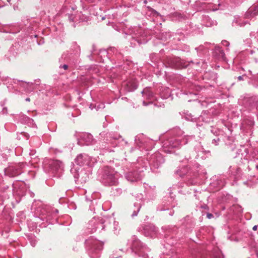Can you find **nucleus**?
I'll return each mask as SVG.
<instances>
[{
    "instance_id": "obj_4",
    "label": "nucleus",
    "mask_w": 258,
    "mask_h": 258,
    "mask_svg": "<svg viewBox=\"0 0 258 258\" xmlns=\"http://www.w3.org/2000/svg\"><path fill=\"white\" fill-rule=\"evenodd\" d=\"M131 242L133 251L137 253L140 256H142V258H152V256H150L148 253L150 251V248L141 242L135 236L132 237Z\"/></svg>"
},
{
    "instance_id": "obj_50",
    "label": "nucleus",
    "mask_w": 258,
    "mask_h": 258,
    "mask_svg": "<svg viewBox=\"0 0 258 258\" xmlns=\"http://www.w3.org/2000/svg\"><path fill=\"white\" fill-rule=\"evenodd\" d=\"M150 11L152 12L154 11V10L151 8H150Z\"/></svg>"
},
{
    "instance_id": "obj_39",
    "label": "nucleus",
    "mask_w": 258,
    "mask_h": 258,
    "mask_svg": "<svg viewBox=\"0 0 258 258\" xmlns=\"http://www.w3.org/2000/svg\"><path fill=\"white\" fill-rule=\"evenodd\" d=\"M253 84L255 87L258 88V76L254 80Z\"/></svg>"
},
{
    "instance_id": "obj_44",
    "label": "nucleus",
    "mask_w": 258,
    "mask_h": 258,
    "mask_svg": "<svg viewBox=\"0 0 258 258\" xmlns=\"http://www.w3.org/2000/svg\"><path fill=\"white\" fill-rule=\"evenodd\" d=\"M59 67L63 68L64 70H67L68 68V66L67 64L61 65Z\"/></svg>"
},
{
    "instance_id": "obj_27",
    "label": "nucleus",
    "mask_w": 258,
    "mask_h": 258,
    "mask_svg": "<svg viewBox=\"0 0 258 258\" xmlns=\"http://www.w3.org/2000/svg\"><path fill=\"white\" fill-rule=\"evenodd\" d=\"M254 124V121L253 119L246 118L244 119L242 123V126L243 127H247L248 128L252 127Z\"/></svg>"
},
{
    "instance_id": "obj_14",
    "label": "nucleus",
    "mask_w": 258,
    "mask_h": 258,
    "mask_svg": "<svg viewBox=\"0 0 258 258\" xmlns=\"http://www.w3.org/2000/svg\"><path fill=\"white\" fill-rule=\"evenodd\" d=\"M66 16L68 17L69 20L70 22H87L89 20V16L85 14H83L82 12H77L75 14H67Z\"/></svg>"
},
{
    "instance_id": "obj_26",
    "label": "nucleus",
    "mask_w": 258,
    "mask_h": 258,
    "mask_svg": "<svg viewBox=\"0 0 258 258\" xmlns=\"http://www.w3.org/2000/svg\"><path fill=\"white\" fill-rule=\"evenodd\" d=\"M211 258H224L221 250L218 247H214L211 254Z\"/></svg>"
},
{
    "instance_id": "obj_6",
    "label": "nucleus",
    "mask_w": 258,
    "mask_h": 258,
    "mask_svg": "<svg viewBox=\"0 0 258 258\" xmlns=\"http://www.w3.org/2000/svg\"><path fill=\"white\" fill-rule=\"evenodd\" d=\"M100 136L102 138H104V140H105L106 142L105 143V145H103V149L109 152L113 151V150L109 149V146L114 147L117 145L116 140L119 137V136L116 135H114L112 133H105V132L100 133Z\"/></svg>"
},
{
    "instance_id": "obj_7",
    "label": "nucleus",
    "mask_w": 258,
    "mask_h": 258,
    "mask_svg": "<svg viewBox=\"0 0 258 258\" xmlns=\"http://www.w3.org/2000/svg\"><path fill=\"white\" fill-rule=\"evenodd\" d=\"M164 159L163 156L159 152H156L152 154L148 162L151 170L156 172L157 170L164 163Z\"/></svg>"
},
{
    "instance_id": "obj_29",
    "label": "nucleus",
    "mask_w": 258,
    "mask_h": 258,
    "mask_svg": "<svg viewBox=\"0 0 258 258\" xmlns=\"http://www.w3.org/2000/svg\"><path fill=\"white\" fill-rule=\"evenodd\" d=\"M203 23L207 27H211L216 25V22L213 21L209 17L205 16L203 19Z\"/></svg>"
},
{
    "instance_id": "obj_43",
    "label": "nucleus",
    "mask_w": 258,
    "mask_h": 258,
    "mask_svg": "<svg viewBox=\"0 0 258 258\" xmlns=\"http://www.w3.org/2000/svg\"><path fill=\"white\" fill-rule=\"evenodd\" d=\"M213 214H211V213H207V217L208 218V219H211L213 217Z\"/></svg>"
},
{
    "instance_id": "obj_32",
    "label": "nucleus",
    "mask_w": 258,
    "mask_h": 258,
    "mask_svg": "<svg viewBox=\"0 0 258 258\" xmlns=\"http://www.w3.org/2000/svg\"><path fill=\"white\" fill-rule=\"evenodd\" d=\"M200 183L198 179V177H196V179H189L187 182V185H195Z\"/></svg>"
},
{
    "instance_id": "obj_20",
    "label": "nucleus",
    "mask_w": 258,
    "mask_h": 258,
    "mask_svg": "<svg viewBox=\"0 0 258 258\" xmlns=\"http://www.w3.org/2000/svg\"><path fill=\"white\" fill-rule=\"evenodd\" d=\"M257 15H258V5L249 8L244 16L245 18L250 19L255 17Z\"/></svg>"
},
{
    "instance_id": "obj_2",
    "label": "nucleus",
    "mask_w": 258,
    "mask_h": 258,
    "mask_svg": "<svg viewBox=\"0 0 258 258\" xmlns=\"http://www.w3.org/2000/svg\"><path fill=\"white\" fill-rule=\"evenodd\" d=\"M111 220L113 221V223L110 224V228H113L112 231L114 234H117L119 231L118 223L116 221H115L113 219H108V218H106V219H103L102 218L99 219L94 218L89 222V229H91L90 232L92 233L94 232L97 230L101 231V230L105 229L107 225V223L110 222Z\"/></svg>"
},
{
    "instance_id": "obj_1",
    "label": "nucleus",
    "mask_w": 258,
    "mask_h": 258,
    "mask_svg": "<svg viewBox=\"0 0 258 258\" xmlns=\"http://www.w3.org/2000/svg\"><path fill=\"white\" fill-rule=\"evenodd\" d=\"M183 132L179 128L172 130L165 136V139L162 142V150L166 153H173L175 150L180 148L183 144H186L189 140L195 139L194 136H184Z\"/></svg>"
},
{
    "instance_id": "obj_9",
    "label": "nucleus",
    "mask_w": 258,
    "mask_h": 258,
    "mask_svg": "<svg viewBox=\"0 0 258 258\" xmlns=\"http://www.w3.org/2000/svg\"><path fill=\"white\" fill-rule=\"evenodd\" d=\"M75 163L80 166H87L92 167L96 162V159L88 156L86 154H80L75 159Z\"/></svg>"
},
{
    "instance_id": "obj_28",
    "label": "nucleus",
    "mask_w": 258,
    "mask_h": 258,
    "mask_svg": "<svg viewBox=\"0 0 258 258\" xmlns=\"http://www.w3.org/2000/svg\"><path fill=\"white\" fill-rule=\"evenodd\" d=\"M249 101L250 104H251V106L255 107L256 111L254 112V113L256 114L258 119V97H255L251 98L250 99Z\"/></svg>"
},
{
    "instance_id": "obj_18",
    "label": "nucleus",
    "mask_w": 258,
    "mask_h": 258,
    "mask_svg": "<svg viewBox=\"0 0 258 258\" xmlns=\"http://www.w3.org/2000/svg\"><path fill=\"white\" fill-rule=\"evenodd\" d=\"M49 172L53 174L56 173L59 170L61 169L62 167V163L58 160H51L49 162Z\"/></svg>"
},
{
    "instance_id": "obj_54",
    "label": "nucleus",
    "mask_w": 258,
    "mask_h": 258,
    "mask_svg": "<svg viewBox=\"0 0 258 258\" xmlns=\"http://www.w3.org/2000/svg\"><path fill=\"white\" fill-rule=\"evenodd\" d=\"M73 26L74 27H75V26H75V25L74 24H73Z\"/></svg>"
},
{
    "instance_id": "obj_25",
    "label": "nucleus",
    "mask_w": 258,
    "mask_h": 258,
    "mask_svg": "<svg viewBox=\"0 0 258 258\" xmlns=\"http://www.w3.org/2000/svg\"><path fill=\"white\" fill-rule=\"evenodd\" d=\"M21 173V171L18 168L15 167H10L8 169V174L11 177H15L20 175Z\"/></svg>"
},
{
    "instance_id": "obj_35",
    "label": "nucleus",
    "mask_w": 258,
    "mask_h": 258,
    "mask_svg": "<svg viewBox=\"0 0 258 258\" xmlns=\"http://www.w3.org/2000/svg\"><path fill=\"white\" fill-rule=\"evenodd\" d=\"M24 117L26 119V123L30 126H33L34 124L33 120L26 116Z\"/></svg>"
},
{
    "instance_id": "obj_13",
    "label": "nucleus",
    "mask_w": 258,
    "mask_h": 258,
    "mask_svg": "<svg viewBox=\"0 0 258 258\" xmlns=\"http://www.w3.org/2000/svg\"><path fill=\"white\" fill-rule=\"evenodd\" d=\"M210 186L215 190H218L225 184V178L221 176H215L211 179Z\"/></svg>"
},
{
    "instance_id": "obj_45",
    "label": "nucleus",
    "mask_w": 258,
    "mask_h": 258,
    "mask_svg": "<svg viewBox=\"0 0 258 258\" xmlns=\"http://www.w3.org/2000/svg\"><path fill=\"white\" fill-rule=\"evenodd\" d=\"M237 79L238 81H242L243 80V76H239L237 77Z\"/></svg>"
},
{
    "instance_id": "obj_19",
    "label": "nucleus",
    "mask_w": 258,
    "mask_h": 258,
    "mask_svg": "<svg viewBox=\"0 0 258 258\" xmlns=\"http://www.w3.org/2000/svg\"><path fill=\"white\" fill-rule=\"evenodd\" d=\"M213 55L218 60L223 61H227L225 53L223 50L219 46H215Z\"/></svg>"
},
{
    "instance_id": "obj_17",
    "label": "nucleus",
    "mask_w": 258,
    "mask_h": 258,
    "mask_svg": "<svg viewBox=\"0 0 258 258\" xmlns=\"http://www.w3.org/2000/svg\"><path fill=\"white\" fill-rule=\"evenodd\" d=\"M143 233L146 237L154 238L157 236V229L153 225H147L143 228Z\"/></svg>"
},
{
    "instance_id": "obj_16",
    "label": "nucleus",
    "mask_w": 258,
    "mask_h": 258,
    "mask_svg": "<svg viewBox=\"0 0 258 258\" xmlns=\"http://www.w3.org/2000/svg\"><path fill=\"white\" fill-rule=\"evenodd\" d=\"M142 93L144 98L149 100L148 103H147L145 101H143V104L144 106H147L149 104L152 103L154 100H156V97L150 88H145L142 91Z\"/></svg>"
},
{
    "instance_id": "obj_53",
    "label": "nucleus",
    "mask_w": 258,
    "mask_h": 258,
    "mask_svg": "<svg viewBox=\"0 0 258 258\" xmlns=\"http://www.w3.org/2000/svg\"><path fill=\"white\" fill-rule=\"evenodd\" d=\"M256 168L258 169V165L256 166Z\"/></svg>"
},
{
    "instance_id": "obj_40",
    "label": "nucleus",
    "mask_w": 258,
    "mask_h": 258,
    "mask_svg": "<svg viewBox=\"0 0 258 258\" xmlns=\"http://www.w3.org/2000/svg\"><path fill=\"white\" fill-rule=\"evenodd\" d=\"M222 44L223 45H224L226 47H228L230 45L229 42L226 40H223L222 41Z\"/></svg>"
},
{
    "instance_id": "obj_51",
    "label": "nucleus",
    "mask_w": 258,
    "mask_h": 258,
    "mask_svg": "<svg viewBox=\"0 0 258 258\" xmlns=\"http://www.w3.org/2000/svg\"><path fill=\"white\" fill-rule=\"evenodd\" d=\"M164 106V104H162V105H161V104H160V105H159V106H160V107H162V106Z\"/></svg>"
},
{
    "instance_id": "obj_24",
    "label": "nucleus",
    "mask_w": 258,
    "mask_h": 258,
    "mask_svg": "<svg viewBox=\"0 0 258 258\" xmlns=\"http://www.w3.org/2000/svg\"><path fill=\"white\" fill-rule=\"evenodd\" d=\"M184 186V183L183 182H178V184L173 185L172 187H171L170 190V194L171 195L172 192V190H177L178 192L185 194V191H183L181 189V188L183 187Z\"/></svg>"
},
{
    "instance_id": "obj_38",
    "label": "nucleus",
    "mask_w": 258,
    "mask_h": 258,
    "mask_svg": "<svg viewBox=\"0 0 258 258\" xmlns=\"http://www.w3.org/2000/svg\"><path fill=\"white\" fill-rule=\"evenodd\" d=\"M220 139L219 138L216 137L212 140V144H214L215 146H217L219 144V142Z\"/></svg>"
},
{
    "instance_id": "obj_42",
    "label": "nucleus",
    "mask_w": 258,
    "mask_h": 258,
    "mask_svg": "<svg viewBox=\"0 0 258 258\" xmlns=\"http://www.w3.org/2000/svg\"><path fill=\"white\" fill-rule=\"evenodd\" d=\"M104 107H105L104 104L103 103H101L97 106L96 110H98L99 109H100V108H104Z\"/></svg>"
},
{
    "instance_id": "obj_8",
    "label": "nucleus",
    "mask_w": 258,
    "mask_h": 258,
    "mask_svg": "<svg viewBox=\"0 0 258 258\" xmlns=\"http://www.w3.org/2000/svg\"><path fill=\"white\" fill-rule=\"evenodd\" d=\"M168 67L175 69H182L186 68L189 63L188 62L176 57H168L166 60Z\"/></svg>"
},
{
    "instance_id": "obj_5",
    "label": "nucleus",
    "mask_w": 258,
    "mask_h": 258,
    "mask_svg": "<svg viewBox=\"0 0 258 258\" xmlns=\"http://www.w3.org/2000/svg\"><path fill=\"white\" fill-rule=\"evenodd\" d=\"M86 244L88 247V253L91 258H99L103 249V243L96 239L86 240Z\"/></svg>"
},
{
    "instance_id": "obj_10",
    "label": "nucleus",
    "mask_w": 258,
    "mask_h": 258,
    "mask_svg": "<svg viewBox=\"0 0 258 258\" xmlns=\"http://www.w3.org/2000/svg\"><path fill=\"white\" fill-rule=\"evenodd\" d=\"M130 33L133 35V39L137 41L139 44L146 43L148 41L146 35L141 27L133 28L131 30Z\"/></svg>"
},
{
    "instance_id": "obj_21",
    "label": "nucleus",
    "mask_w": 258,
    "mask_h": 258,
    "mask_svg": "<svg viewBox=\"0 0 258 258\" xmlns=\"http://www.w3.org/2000/svg\"><path fill=\"white\" fill-rule=\"evenodd\" d=\"M126 86V90L128 92H132L136 90L138 87V83L136 80H130L124 84Z\"/></svg>"
},
{
    "instance_id": "obj_48",
    "label": "nucleus",
    "mask_w": 258,
    "mask_h": 258,
    "mask_svg": "<svg viewBox=\"0 0 258 258\" xmlns=\"http://www.w3.org/2000/svg\"><path fill=\"white\" fill-rule=\"evenodd\" d=\"M19 29H17L16 31H12L11 32V33H16V32H19Z\"/></svg>"
},
{
    "instance_id": "obj_11",
    "label": "nucleus",
    "mask_w": 258,
    "mask_h": 258,
    "mask_svg": "<svg viewBox=\"0 0 258 258\" xmlns=\"http://www.w3.org/2000/svg\"><path fill=\"white\" fill-rule=\"evenodd\" d=\"M147 167V166H144L141 168L138 167V171L135 172L134 170L128 172L125 175L126 179L131 182H135L140 180L144 175V170H146ZM136 168H137V166Z\"/></svg>"
},
{
    "instance_id": "obj_12",
    "label": "nucleus",
    "mask_w": 258,
    "mask_h": 258,
    "mask_svg": "<svg viewBox=\"0 0 258 258\" xmlns=\"http://www.w3.org/2000/svg\"><path fill=\"white\" fill-rule=\"evenodd\" d=\"M78 167H73L71 169V172L74 175L75 178L77 179L82 183H85L89 178V173H86L85 170H81L79 171Z\"/></svg>"
},
{
    "instance_id": "obj_41",
    "label": "nucleus",
    "mask_w": 258,
    "mask_h": 258,
    "mask_svg": "<svg viewBox=\"0 0 258 258\" xmlns=\"http://www.w3.org/2000/svg\"><path fill=\"white\" fill-rule=\"evenodd\" d=\"M206 172H203V174H201L199 176L198 178H200L201 179H204V178H207V177L206 176Z\"/></svg>"
},
{
    "instance_id": "obj_15",
    "label": "nucleus",
    "mask_w": 258,
    "mask_h": 258,
    "mask_svg": "<svg viewBox=\"0 0 258 258\" xmlns=\"http://www.w3.org/2000/svg\"><path fill=\"white\" fill-rule=\"evenodd\" d=\"M93 136L89 133H84L80 134L78 143L80 145H90L94 143Z\"/></svg>"
},
{
    "instance_id": "obj_37",
    "label": "nucleus",
    "mask_w": 258,
    "mask_h": 258,
    "mask_svg": "<svg viewBox=\"0 0 258 258\" xmlns=\"http://www.w3.org/2000/svg\"><path fill=\"white\" fill-rule=\"evenodd\" d=\"M195 258H207V256L204 253H199L196 256Z\"/></svg>"
},
{
    "instance_id": "obj_34",
    "label": "nucleus",
    "mask_w": 258,
    "mask_h": 258,
    "mask_svg": "<svg viewBox=\"0 0 258 258\" xmlns=\"http://www.w3.org/2000/svg\"><path fill=\"white\" fill-rule=\"evenodd\" d=\"M29 240H30V243L31 245L33 247L35 246V245H36L37 242V240L36 239V238L35 237H34L33 236H31L30 237Z\"/></svg>"
},
{
    "instance_id": "obj_52",
    "label": "nucleus",
    "mask_w": 258,
    "mask_h": 258,
    "mask_svg": "<svg viewBox=\"0 0 258 258\" xmlns=\"http://www.w3.org/2000/svg\"><path fill=\"white\" fill-rule=\"evenodd\" d=\"M55 212H56V213H58V210H55Z\"/></svg>"
},
{
    "instance_id": "obj_33",
    "label": "nucleus",
    "mask_w": 258,
    "mask_h": 258,
    "mask_svg": "<svg viewBox=\"0 0 258 258\" xmlns=\"http://www.w3.org/2000/svg\"><path fill=\"white\" fill-rule=\"evenodd\" d=\"M117 50L115 47H110L108 49L107 54L109 55H111L112 54H114L115 55H117Z\"/></svg>"
},
{
    "instance_id": "obj_49",
    "label": "nucleus",
    "mask_w": 258,
    "mask_h": 258,
    "mask_svg": "<svg viewBox=\"0 0 258 258\" xmlns=\"http://www.w3.org/2000/svg\"><path fill=\"white\" fill-rule=\"evenodd\" d=\"M26 101H30V99L29 98H27L26 99Z\"/></svg>"
},
{
    "instance_id": "obj_47",
    "label": "nucleus",
    "mask_w": 258,
    "mask_h": 258,
    "mask_svg": "<svg viewBox=\"0 0 258 258\" xmlns=\"http://www.w3.org/2000/svg\"><path fill=\"white\" fill-rule=\"evenodd\" d=\"M257 227H258V225H254V226L253 227L252 229H253L254 231H255V230H256L257 229Z\"/></svg>"
},
{
    "instance_id": "obj_46",
    "label": "nucleus",
    "mask_w": 258,
    "mask_h": 258,
    "mask_svg": "<svg viewBox=\"0 0 258 258\" xmlns=\"http://www.w3.org/2000/svg\"><path fill=\"white\" fill-rule=\"evenodd\" d=\"M174 214V211L173 210H170L169 212V215L170 216H172Z\"/></svg>"
},
{
    "instance_id": "obj_22",
    "label": "nucleus",
    "mask_w": 258,
    "mask_h": 258,
    "mask_svg": "<svg viewBox=\"0 0 258 258\" xmlns=\"http://www.w3.org/2000/svg\"><path fill=\"white\" fill-rule=\"evenodd\" d=\"M175 173L180 177L183 176L184 175L188 174V175L191 174V172L189 171L187 166H183L182 167H179L175 171Z\"/></svg>"
},
{
    "instance_id": "obj_36",
    "label": "nucleus",
    "mask_w": 258,
    "mask_h": 258,
    "mask_svg": "<svg viewBox=\"0 0 258 258\" xmlns=\"http://www.w3.org/2000/svg\"><path fill=\"white\" fill-rule=\"evenodd\" d=\"M175 206V204L173 203H171V205L169 207H164L159 209L160 211H166L168 210L170 207H174Z\"/></svg>"
},
{
    "instance_id": "obj_23",
    "label": "nucleus",
    "mask_w": 258,
    "mask_h": 258,
    "mask_svg": "<svg viewBox=\"0 0 258 258\" xmlns=\"http://www.w3.org/2000/svg\"><path fill=\"white\" fill-rule=\"evenodd\" d=\"M135 143L139 146V148H143L146 150H149L152 149V147L148 146L147 143L143 141V139H141L140 137L137 136L135 138Z\"/></svg>"
},
{
    "instance_id": "obj_30",
    "label": "nucleus",
    "mask_w": 258,
    "mask_h": 258,
    "mask_svg": "<svg viewBox=\"0 0 258 258\" xmlns=\"http://www.w3.org/2000/svg\"><path fill=\"white\" fill-rule=\"evenodd\" d=\"M122 190L121 188L118 187H113L111 188V193L114 196H118L122 194Z\"/></svg>"
},
{
    "instance_id": "obj_56",
    "label": "nucleus",
    "mask_w": 258,
    "mask_h": 258,
    "mask_svg": "<svg viewBox=\"0 0 258 258\" xmlns=\"http://www.w3.org/2000/svg\"><path fill=\"white\" fill-rule=\"evenodd\" d=\"M116 258H121V257H117Z\"/></svg>"
},
{
    "instance_id": "obj_55",
    "label": "nucleus",
    "mask_w": 258,
    "mask_h": 258,
    "mask_svg": "<svg viewBox=\"0 0 258 258\" xmlns=\"http://www.w3.org/2000/svg\"><path fill=\"white\" fill-rule=\"evenodd\" d=\"M48 220H49V219L47 218H46V221H48Z\"/></svg>"
},
{
    "instance_id": "obj_3",
    "label": "nucleus",
    "mask_w": 258,
    "mask_h": 258,
    "mask_svg": "<svg viewBox=\"0 0 258 258\" xmlns=\"http://www.w3.org/2000/svg\"><path fill=\"white\" fill-rule=\"evenodd\" d=\"M120 174L109 166H105L101 171V181L105 185H116L118 183Z\"/></svg>"
},
{
    "instance_id": "obj_31",
    "label": "nucleus",
    "mask_w": 258,
    "mask_h": 258,
    "mask_svg": "<svg viewBox=\"0 0 258 258\" xmlns=\"http://www.w3.org/2000/svg\"><path fill=\"white\" fill-rule=\"evenodd\" d=\"M134 207L135 209L134 210L133 213L131 215L132 217H134L137 216L138 213L141 208L140 204H135Z\"/></svg>"
}]
</instances>
